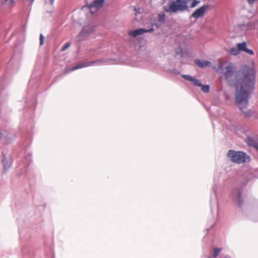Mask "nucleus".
I'll return each mask as SVG.
<instances>
[{
    "label": "nucleus",
    "instance_id": "2eb2a0df",
    "mask_svg": "<svg viewBox=\"0 0 258 258\" xmlns=\"http://www.w3.org/2000/svg\"><path fill=\"white\" fill-rule=\"evenodd\" d=\"M213 252L212 254V256L210 257L209 258H216L217 256L220 253V252L221 251L222 248L214 247L213 248Z\"/></svg>",
    "mask_w": 258,
    "mask_h": 258
},
{
    "label": "nucleus",
    "instance_id": "20e7f679",
    "mask_svg": "<svg viewBox=\"0 0 258 258\" xmlns=\"http://www.w3.org/2000/svg\"><path fill=\"white\" fill-rule=\"evenodd\" d=\"M227 156L232 162L239 164L246 162L249 158V156L245 153L233 150L228 151Z\"/></svg>",
    "mask_w": 258,
    "mask_h": 258
},
{
    "label": "nucleus",
    "instance_id": "1a4fd4ad",
    "mask_svg": "<svg viewBox=\"0 0 258 258\" xmlns=\"http://www.w3.org/2000/svg\"><path fill=\"white\" fill-rule=\"evenodd\" d=\"M2 162L4 170L7 171L11 167L12 163V160L10 156H7L4 152L2 153Z\"/></svg>",
    "mask_w": 258,
    "mask_h": 258
},
{
    "label": "nucleus",
    "instance_id": "6e6552de",
    "mask_svg": "<svg viewBox=\"0 0 258 258\" xmlns=\"http://www.w3.org/2000/svg\"><path fill=\"white\" fill-rule=\"evenodd\" d=\"M104 0H95L89 5L90 12L93 14L95 13L97 10L102 7Z\"/></svg>",
    "mask_w": 258,
    "mask_h": 258
},
{
    "label": "nucleus",
    "instance_id": "f257e3e1",
    "mask_svg": "<svg viewBox=\"0 0 258 258\" xmlns=\"http://www.w3.org/2000/svg\"><path fill=\"white\" fill-rule=\"evenodd\" d=\"M216 69L228 85L235 88L236 103L245 117L254 115L255 112L247 108L248 99L253 90L255 83V73L254 69L244 66L236 70L233 63L224 59L218 60Z\"/></svg>",
    "mask_w": 258,
    "mask_h": 258
},
{
    "label": "nucleus",
    "instance_id": "9d476101",
    "mask_svg": "<svg viewBox=\"0 0 258 258\" xmlns=\"http://www.w3.org/2000/svg\"><path fill=\"white\" fill-rule=\"evenodd\" d=\"M232 195L234 200L237 201L238 205L241 206L243 204V200L240 190L237 188H235L232 191Z\"/></svg>",
    "mask_w": 258,
    "mask_h": 258
},
{
    "label": "nucleus",
    "instance_id": "423d86ee",
    "mask_svg": "<svg viewBox=\"0 0 258 258\" xmlns=\"http://www.w3.org/2000/svg\"><path fill=\"white\" fill-rule=\"evenodd\" d=\"M106 61V60H105V59H99V60L92 61H90V62L83 61V62H80V63L77 64L75 67L72 68L70 70H69L68 68H66L65 70V72L68 73L69 72L75 71L76 70L79 69L81 68L93 66L96 63L100 64V63H104Z\"/></svg>",
    "mask_w": 258,
    "mask_h": 258
},
{
    "label": "nucleus",
    "instance_id": "dca6fc26",
    "mask_svg": "<svg viewBox=\"0 0 258 258\" xmlns=\"http://www.w3.org/2000/svg\"><path fill=\"white\" fill-rule=\"evenodd\" d=\"M2 3L6 6H12L14 1V0H2Z\"/></svg>",
    "mask_w": 258,
    "mask_h": 258
},
{
    "label": "nucleus",
    "instance_id": "0eeeda50",
    "mask_svg": "<svg viewBox=\"0 0 258 258\" xmlns=\"http://www.w3.org/2000/svg\"><path fill=\"white\" fill-rule=\"evenodd\" d=\"M209 7L208 5H203L200 8L195 11L191 15L190 18H194L197 19L199 18L202 17L206 14L208 10Z\"/></svg>",
    "mask_w": 258,
    "mask_h": 258
},
{
    "label": "nucleus",
    "instance_id": "aec40b11",
    "mask_svg": "<svg viewBox=\"0 0 258 258\" xmlns=\"http://www.w3.org/2000/svg\"><path fill=\"white\" fill-rule=\"evenodd\" d=\"M256 0H247V2L248 3V4H249L250 5H252L254 4V2Z\"/></svg>",
    "mask_w": 258,
    "mask_h": 258
},
{
    "label": "nucleus",
    "instance_id": "a211bd4d",
    "mask_svg": "<svg viewBox=\"0 0 258 258\" xmlns=\"http://www.w3.org/2000/svg\"><path fill=\"white\" fill-rule=\"evenodd\" d=\"M44 37L42 34L40 35V45H42L44 44Z\"/></svg>",
    "mask_w": 258,
    "mask_h": 258
},
{
    "label": "nucleus",
    "instance_id": "4468645a",
    "mask_svg": "<svg viewBox=\"0 0 258 258\" xmlns=\"http://www.w3.org/2000/svg\"><path fill=\"white\" fill-rule=\"evenodd\" d=\"M195 63L200 68H204L210 65L211 62L207 60L196 59Z\"/></svg>",
    "mask_w": 258,
    "mask_h": 258
},
{
    "label": "nucleus",
    "instance_id": "6ab92c4d",
    "mask_svg": "<svg viewBox=\"0 0 258 258\" xmlns=\"http://www.w3.org/2000/svg\"><path fill=\"white\" fill-rule=\"evenodd\" d=\"M70 46V44L69 43H66L61 48L62 51H64L67 49Z\"/></svg>",
    "mask_w": 258,
    "mask_h": 258
},
{
    "label": "nucleus",
    "instance_id": "f3484780",
    "mask_svg": "<svg viewBox=\"0 0 258 258\" xmlns=\"http://www.w3.org/2000/svg\"><path fill=\"white\" fill-rule=\"evenodd\" d=\"M202 87V90L205 93H208L210 90V86L209 85H203L201 86Z\"/></svg>",
    "mask_w": 258,
    "mask_h": 258
},
{
    "label": "nucleus",
    "instance_id": "412c9836",
    "mask_svg": "<svg viewBox=\"0 0 258 258\" xmlns=\"http://www.w3.org/2000/svg\"><path fill=\"white\" fill-rule=\"evenodd\" d=\"M54 0H50V4L51 5H53L54 3Z\"/></svg>",
    "mask_w": 258,
    "mask_h": 258
},
{
    "label": "nucleus",
    "instance_id": "9b49d317",
    "mask_svg": "<svg viewBox=\"0 0 258 258\" xmlns=\"http://www.w3.org/2000/svg\"><path fill=\"white\" fill-rule=\"evenodd\" d=\"M256 23L253 22H250L248 24H240L237 25V29L240 30L241 31H247L248 30H251L254 28Z\"/></svg>",
    "mask_w": 258,
    "mask_h": 258
},
{
    "label": "nucleus",
    "instance_id": "ddd939ff",
    "mask_svg": "<svg viewBox=\"0 0 258 258\" xmlns=\"http://www.w3.org/2000/svg\"><path fill=\"white\" fill-rule=\"evenodd\" d=\"M246 143L248 146L254 147L258 151V139L247 137L246 138Z\"/></svg>",
    "mask_w": 258,
    "mask_h": 258
},
{
    "label": "nucleus",
    "instance_id": "f8f14e48",
    "mask_svg": "<svg viewBox=\"0 0 258 258\" xmlns=\"http://www.w3.org/2000/svg\"><path fill=\"white\" fill-rule=\"evenodd\" d=\"M182 77L184 79H185L188 81L192 82L193 84L195 86H199V87L202 86V84L201 83V82L200 81V80L195 78L194 77H193L192 76H190L187 75H184L182 76Z\"/></svg>",
    "mask_w": 258,
    "mask_h": 258
},
{
    "label": "nucleus",
    "instance_id": "f03ea898",
    "mask_svg": "<svg viewBox=\"0 0 258 258\" xmlns=\"http://www.w3.org/2000/svg\"><path fill=\"white\" fill-rule=\"evenodd\" d=\"M165 14L164 13L159 14L157 19L154 18L150 20V22L151 24V27L150 28H140L139 29L131 30L129 31L128 34L131 36L136 37L138 35H141L145 33L153 32L154 31V29L153 28L154 26L159 28L165 24Z\"/></svg>",
    "mask_w": 258,
    "mask_h": 258
},
{
    "label": "nucleus",
    "instance_id": "7ed1b4c3",
    "mask_svg": "<svg viewBox=\"0 0 258 258\" xmlns=\"http://www.w3.org/2000/svg\"><path fill=\"white\" fill-rule=\"evenodd\" d=\"M191 1V0H173L163 8L165 12L170 14L182 12L188 10V4Z\"/></svg>",
    "mask_w": 258,
    "mask_h": 258
},
{
    "label": "nucleus",
    "instance_id": "39448f33",
    "mask_svg": "<svg viewBox=\"0 0 258 258\" xmlns=\"http://www.w3.org/2000/svg\"><path fill=\"white\" fill-rule=\"evenodd\" d=\"M241 51L245 52L249 55H253V51L247 48V43L245 42L237 43L235 47L230 48L228 53L233 56H236L240 54Z\"/></svg>",
    "mask_w": 258,
    "mask_h": 258
},
{
    "label": "nucleus",
    "instance_id": "4be33fe9",
    "mask_svg": "<svg viewBox=\"0 0 258 258\" xmlns=\"http://www.w3.org/2000/svg\"><path fill=\"white\" fill-rule=\"evenodd\" d=\"M30 1L32 2V1H33L34 0H30Z\"/></svg>",
    "mask_w": 258,
    "mask_h": 258
}]
</instances>
